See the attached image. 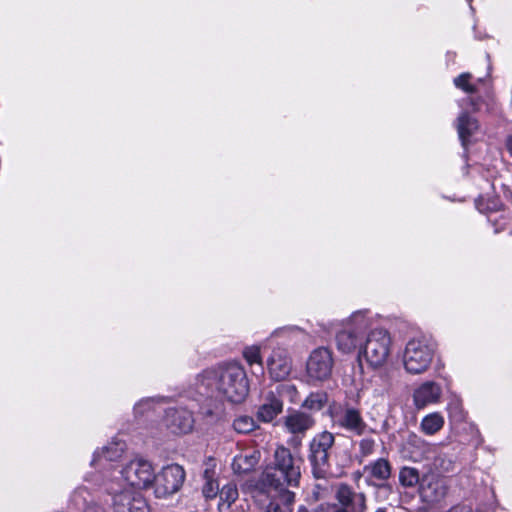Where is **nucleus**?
I'll return each mask as SVG.
<instances>
[{
    "label": "nucleus",
    "instance_id": "nucleus-43",
    "mask_svg": "<svg viewBox=\"0 0 512 512\" xmlns=\"http://www.w3.org/2000/svg\"><path fill=\"white\" fill-rule=\"evenodd\" d=\"M506 147H507V150L509 151V153L512 156V136H509L507 138V140H506Z\"/></svg>",
    "mask_w": 512,
    "mask_h": 512
},
{
    "label": "nucleus",
    "instance_id": "nucleus-7",
    "mask_svg": "<svg viewBox=\"0 0 512 512\" xmlns=\"http://www.w3.org/2000/svg\"><path fill=\"white\" fill-rule=\"evenodd\" d=\"M335 444V435L327 430L316 433L309 442L308 461L316 479H324L330 470V454Z\"/></svg>",
    "mask_w": 512,
    "mask_h": 512
},
{
    "label": "nucleus",
    "instance_id": "nucleus-36",
    "mask_svg": "<svg viewBox=\"0 0 512 512\" xmlns=\"http://www.w3.org/2000/svg\"><path fill=\"white\" fill-rule=\"evenodd\" d=\"M433 467L441 472H449L452 470L453 463L450 459H446L444 456L436 454L432 457Z\"/></svg>",
    "mask_w": 512,
    "mask_h": 512
},
{
    "label": "nucleus",
    "instance_id": "nucleus-31",
    "mask_svg": "<svg viewBox=\"0 0 512 512\" xmlns=\"http://www.w3.org/2000/svg\"><path fill=\"white\" fill-rule=\"evenodd\" d=\"M256 428L255 420L247 415H241L233 421V429L240 434H247Z\"/></svg>",
    "mask_w": 512,
    "mask_h": 512
},
{
    "label": "nucleus",
    "instance_id": "nucleus-32",
    "mask_svg": "<svg viewBox=\"0 0 512 512\" xmlns=\"http://www.w3.org/2000/svg\"><path fill=\"white\" fill-rule=\"evenodd\" d=\"M447 411L451 422L462 423L465 420L466 415L459 399H452L448 403Z\"/></svg>",
    "mask_w": 512,
    "mask_h": 512
},
{
    "label": "nucleus",
    "instance_id": "nucleus-16",
    "mask_svg": "<svg viewBox=\"0 0 512 512\" xmlns=\"http://www.w3.org/2000/svg\"><path fill=\"white\" fill-rule=\"evenodd\" d=\"M126 450V443L122 440H113L109 442L106 446H104L101 450H97L94 452L91 465H100L102 466L105 471L101 475V478L103 475L107 472V470L111 469V466L113 464L106 465L107 462H117L120 460ZM114 467H116L114 465Z\"/></svg>",
    "mask_w": 512,
    "mask_h": 512
},
{
    "label": "nucleus",
    "instance_id": "nucleus-30",
    "mask_svg": "<svg viewBox=\"0 0 512 512\" xmlns=\"http://www.w3.org/2000/svg\"><path fill=\"white\" fill-rule=\"evenodd\" d=\"M220 498V505L230 507L238 498V489L235 483L229 482L224 485L218 493Z\"/></svg>",
    "mask_w": 512,
    "mask_h": 512
},
{
    "label": "nucleus",
    "instance_id": "nucleus-22",
    "mask_svg": "<svg viewBox=\"0 0 512 512\" xmlns=\"http://www.w3.org/2000/svg\"><path fill=\"white\" fill-rule=\"evenodd\" d=\"M360 335L354 328L344 326L342 329L336 332V345L338 350L342 353H351L357 347H359Z\"/></svg>",
    "mask_w": 512,
    "mask_h": 512
},
{
    "label": "nucleus",
    "instance_id": "nucleus-41",
    "mask_svg": "<svg viewBox=\"0 0 512 512\" xmlns=\"http://www.w3.org/2000/svg\"><path fill=\"white\" fill-rule=\"evenodd\" d=\"M447 512H473L472 508L469 507V506H465V505H457V506H454L452 507L449 511Z\"/></svg>",
    "mask_w": 512,
    "mask_h": 512
},
{
    "label": "nucleus",
    "instance_id": "nucleus-42",
    "mask_svg": "<svg viewBox=\"0 0 512 512\" xmlns=\"http://www.w3.org/2000/svg\"><path fill=\"white\" fill-rule=\"evenodd\" d=\"M302 439L299 437V435H294L292 439L290 440V444L294 447H299L301 445Z\"/></svg>",
    "mask_w": 512,
    "mask_h": 512
},
{
    "label": "nucleus",
    "instance_id": "nucleus-3",
    "mask_svg": "<svg viewBox=\"0 0 512 512\" xmlns=\"http://www.w3.org/2000/svg\"><path fill=\"white\" fill-rule=\"evenodd\" d=\"M100 485L111 496L114 512H149L148 504L143 495L127 487L126 483L107 478L102 479Z\"/></svg>",
    "mask_w": 512,
    "mask_h": 512
},
{
    "label": "nucleus",
    "instance_id": "nucleus-48",
    "mask_svg": "<svg viewBox=\"0 0 512 512\" xmlns=\"http://www.w3.org/2000/svg\"><path fill=\"white\" fill-rule=\"evenodd\" d=\"M266 512H268V506L266 507Z\"/></svg>",
    "mask_w": 512,
    "mask_h": 512
},
{
    "label": "nucleus",
    "instance_id": "nucleus-27",
    "mask_svg": "<svg viewBox=\"0 0 512 512\" xmlns=\"http://www.w3.org/2000/svg\"><path fill=\"white\" fill-rule=\"evenodd\" d=\"M328 402V395L326 392L318 391L310 393L302 403V407L311 411L318 412L322 410Z\"/></svg>",
    "mask_w": 512,
    "mask_h": 512
},
{
    "label": "nucleus",
    "instance_id": "nucleus-4",
    "mask_svg": "<svg viewBox=\"0 0 512 512\" xmlns=\"http://www.w3.org/2000/svg\"><path fill=\"white\" fill-rule=\"evenodd\" d=\"M113 478L114 481H122L127 487L140 489L149 488L155 480V472L152 464L144 458H135L125 467L119 469L111 466V469L103 475L102 479Z\"/></svg>",
    "mask_w": 512,
    "mask_h": 512
},
{
    "label": "nucleus",
    "instance_id": "nucleus-40",
    "mask_svg": "<svg viewBox=\"0 0 512 512\" xmlns=\"http://www.w3.org/2000/svg\"><path fill=\"white\" fill-rule=\"evenodd\" d=\"M467 102L474 112H477L479 110V105L481 102V99L479 97H468Z\"/></svg>",
    "mask_w": 512,
    "mask_h": 512
},
{
    "label": "nucleus",
    "instance_id": "nucleus-11",
    "mask_svg": "<svg viewBox=\"0 0 512 512\" xmlns=\"http://www.w3.org/2000/svg\"><path fill=\"white\" fill-rule=\"evenodd\" d=\"M447 492L446 479L433 473L424 474L421 477L418 493L421 501L426 505H435L441 502L446 497Z\"/></svg>",
    "mask_w": 512,
    "mask_h": 512
},
{
    "label": "nucleus",
    "instance_id": "nucleus-18",
    "mask_svg": "<svg viewBox=\"0 0 512 512\" xmlns=\"http://www.w3.org/2000/svg\"><path fill=\"white\" fill-rule=\"evenodd\" d=\"M70 502L82 512H106L105 508L97 502L95 495L85 485L78 486L72 492Z\"/></svg>",
    "mask_w": 512,
    "mask_h": 512
},
{
    "label": "nucleus",
    "instance_id": "nucleus-23",
    "mask_svg": "<svg viewBox=\"0 0 512 512\" xmlns=\"http://www.w3.org/2000/svg\"><path fill=\"white\" fill-rule=\"evenodd\" d=\"M364 471L377 480L386 481L391 476L392 467L385 458H379L364 467Z\"/></svg>",
    "mask_w": 512,
    "mask_h": 512
},
{
    "label": "nucleus",
    "instance_id": "nucleus-5",
    "mask_svg": "<svg viewBox=\"0 0 512 512\" xmlns=\"http://www.w3.org/2000/svg\"><path fill=\"white\" fill-rule=\"evenodd\" d=\"M391 337L385 329H374L369 332L364 343L359 345L358 360L360 366L365 362L369 368L383 367L390 355Z\"/></svg>",
    "mask_w": 512,
    "mask_h": 512
},
{
    "label": "nucleus",
    "instance_id": "nucleus-26",
    "mask_svg": "<svg viewBox=\"0 0 512 512\" xmlns=\"http://www.w3.org/2000/svg\"><path fill=\"white\" fill-rule=\"evenodd\" d=\"M204 484L202 493L205 498H215L219 493V484L216 480V471L213 467H206L203 472Z\"/></svg>",
    "mask_w": 512,
    "mask_h": 512
},
{
    "label": "nucleus",
    "instance_id": "nucleus-29",
    "mask_svg": "<svg viewBox=\"0 0 512 512\" xmlns=\"http://www.w3.org/2000/svg\"><path fill=\"white\" fill-rule=\"evenodd\" d=\"M420 475L418 469L414 467H402L399 471V482L403 487L411 488L420 485Z\"/></svg>",
    "mask_w": 512,
    "mask_h": 512
},
{
    "label": "nucleus",
    "instance_id": "nucleus-39",
    "mask_svg": "<svg viewBox=\"0 0 512 512\" xmlns=\"http://www.w3.org/2000/svg\"><path fill=\"white\" fill-rule=\"evenodd\" d=\"M335 503H321L315 509L314 512H335Z\"/></svg>",
    "mask_w": 512,
    "mask_h": 512
},
{
    "label": "nucleus",
    "instance_id": "nucleus-15",
    "mask_svg": "<svg viewBox=\"0 0 512 512\" xmlns=\"http://www.w3.org/2000/svg\"><path fill=\"white\" fill-rule=\"evenodd\" d=\"M267 369L273 380H285L292 369V361L287 350L284 348L273 349L267 359Z\"/></svg>",
    "mask_w": 512,
    "mask_h": 512
},
{
    "label": "nucleus",
    "instance_id": "nucleus-20",
    "mask_svg": "<svg viewBox=\"0 0 512 512\" xmlns=\"http://www.w3.org/2000/svg\"><path fill=\"white\" fill-rule=\"evenodd\" d=\"M315 419L311 414L302 411H293L285 417L284 425L293 435L304 436L315 426Z\"/></svg>",
    "mask_w": 512,
    "mask_h": 512
},
{
    "label": "nucleus",
    "instance_id": "nucleus-47",
    "mask_svg": "<svg viewBox=\"0 0 512 512\" xmlns=\"http://www.w3.org/2000/svg\"><path fill=\"white\" fill-rule=\"evenodd\" d=\"M205 415H207V416L212 415V411H211V410H207V411L205 412Z\"/></svg>",
    "mask_w": 512,
    "mask_h": 512
},
{
    "label": "nucleus",
    "instance_id": "nucleus-19",
    "mask_svg": "<svg viewBox=\"0 0 512 512\" xmlns=\"http://www.w3.org/2000/svg\"><path fill=\"white\" fill-rule=\"evenodd\" d=\"M478 120L472 117L467 111H463L456 119V129L458 132L461 145L467 149L468 145L472 142V138L479 131Z\"/></svg>",
    "mask_w": 512,
    "mask_h": 512
},
{
    "label": "nucleus",
    "instance_id": "nucleus-38",
    "mask_svg": "<svg viewBox=\"0 0 512 512\" xmlns=\"http://www.w3.org/2000/svg\"><path fill=\"white\" fill-rule=\"evenodd\" d=\"M154 398H147L139 401L135 406L134 410L136 413H143L145 407H150L151 402H154Z\"/></svg>",
    "mask_w": 512,
    "mask_h": 512
},
{
    "label": "nucleus",
    "instance_id": "nucleus-37",
    "mask_svg": "<svg viewBox=\"0 0 512 512\" xmlns=\"http://www.w3.org/2000/svg\"><path fill=\"white\" fill-rule=\"evenodd\" d=\"M304 331L298 327V326H285L276 329L272 336H282V335H299L302 334Z\"/></svg>",
    "mask_w": 512,
    "mask_h": 512
},
{
    "label": "nucleus",
    "instance_id": "nucleus-10",
    "mask_svg": "<svg viewBox=\"0 0 512 512\" xmlns=\"http://www.w3.org/2000/svg\"><path fill=\"white\" fill-rule=\"evenodd\" d=\"M335 512H365L367 509L366 496L356 492L346 483H340L335 490Z\"/></svg>",
    "mask_w": 512,
    "mask_h": 512
},
{
    "label": "nucleus",
    "instance_id": "nucleus-1",
    "mask_svg": "<svg viewBox=\"0 0 512 512\" xmlns=\"http://www.w3.org/2000/svg\"><path fill=\"white\" fill-rule=\"evenodd\" d=\"M301 478V459H296L290 449L278 446L271 462L256 482L255 489L269 498L268 512H292L295 493Z\"/></svg>",
    "mask_w": 512,
    "mask_h": 512
},
{
    "label": "nucleus",
    "instance_id": "nucleus-25",
    "mask_svg": "<svg viewBox=\"0 0 512 512\" xmlns=\"http://www.w3.org/2000/svg\"><path fill=\"white\" fill-rule=\"evenodd\" d=\"M368 310H359L351 314V316L343 321V326L352 327L360 335H362L370 326L371 320L367 316Z\"/></svg>",
    "mask_w": 512,
    "mask_h": 512
},
{
    "label": "nucleus",
    "instance_id": "nucleus-2",
    "mask_svg": "<svg viewBox=\"0 0 512 512\" xmlns=\"http://www.w3.org/2000/svg\"><path fill=\"white\" fill-rule=\"evenodd\" d=\"M193 389L201 397L238 404L249 393V381L245 368L239 362L230 361L200 372L195 377Z\"/></svg>",
    "mask_w": 512,
    "mask_h": 512
},
{
    "label": "nucleus",
    "instance_id": "nucleus-8",
    "mask_svg": "<svg viewBox=\"0 0 512 512\" xmlns=\"http://www.w3.org/2000/svg\"><path fill=\"white\" fill-rule=\"evenodd\" d=\"M435 352V344L426 337L413 338L406 344L403 363L407 372L420 374L428 369Z\"/></svg>",
    "mask_w": 512,
    "mask_h": 512
},
{
    "label": "nucleus",
    "instance_id": "nucleus-45",
    "mask_svg": "<svg viewBox=\"0 0 512 512\" xmlns=\"http://www.w3.org/2000/svg\"><path fill=\"white\" fill-rule=\"evenodd\" d=\"M85 481L89 482V483H91V482H98V476H95V479H90L89 477H86Z\"/></svg>",
    "mask_w": 512,
    "mask_h": 512
},
{
    "label": "nucleus",
    "instance_id": "nucleus-33",
    "mask_svg": "<svg viewBox=\"0 0 512 512\" xmlns=\"http://www.w3.org/2000/svg\"><path fill=\"white\" fill-rule=\"evenodd\" d=\"M243 357L246 360V362L252 366L254 364H258L263 370V360L261 356L260 347L256 345L247 346L243 349Z\"/></svg>",
    "mask_w": 512,
    "mask_h": 512
},
{
    "label": "nucleus",
    "instance_id": "nucleus-46",
    "mask_svg": "<svg viewBox=\"0 0 512 512\" xmlns=\"http://www.w3.org/2000/svg\"><path fill=\"white\" fill-rule=\"evenodd\" d=\"M297 512H310L305 506H300Z\"/></svg>",
    "mask_w": 512,
    "mask_h": 512
},
{
    "label": "nucleus",
    "instance_id": "nucleus-28",
    "mask_svg": "<svg viewBox=\"0 0 512 512\" xmlns=\"http://www.w3.org/2000/svg\"><path fill=\"white\" fill-rule=\"evenodd\" d=\"M257 462L258 459L253 454H239L234 457L232 467L236 473H247L254 468Z\"/></svg>",
    "mask_w": 512,
    "mask_h": 512
},
{
    "label": "nucleus",
    "instance_id": "nucleus-44",
    "mask_svg": "<svg viewBox=\"0 0 512 512\" xmlns=\"http://www.w3.org/2000/svg\"><path fill=\"white\" fill-rule=\"evenodd\" d=\"M375 512H389V510L386 507H379L375 510Z\"/></svg>",
    "mask_w": 512,
    "mask_h": 512
},
{
    "label": "nucleus",
    "instance_id": "nucleus-24",
    "mask_svg": "<svg viewBox=\"0 0 512 512\" xmlns=\"http://www.w3.org/2000/svg\"><path fill=\"white\" fill-rule=\"evenodd\" d=\"M444 423L442 414L433 412L423 417L420 422V431L427 436H433L443 428Z\"/></svg>",
    "mask_w": 512,
    "mask_h": 512
},
{
    "label": "nucleus",
    "instance_id": "nucleus-13",
    "mask_svg": "<svg viewBox=\"0 0 512 512\" xmlns=\"http://www.w3.org/2000/svg\"><path fill=\"white\" fill-rule=\"evenodd\" d=\"M411 460L419 462L431 460L438 451V445L427 442L414 432H409L403 444Z\"/></svg>",
    "mask_w": 512,
    "mask_h": 512
},
{
    "label": "nucleus",
    "instance_id": "nucleus-9",
    "mask_svg": "<svg viewBox=\"0 0 512 512\" xmlns=\"http://www.w3.org/2000/svg\"><path fill=\"white\" fill-rule=\"evenodd\" d=\"M186 473L182 466L170 464L155 474V495L158 498H166L177 493L185 481Z\"/></svg>",
    "mask_w": 512,
    "mask_h": 512
},
{
    "label": "nucleus",
    "instance_id": "nucleus-34",
    "mask_svg": "<svg viewBox=\"0 0 512 512\" xmlns=\"http://www.w3.org/2000/svg\"><path fill=\"white\" fill-rule=\"evenodd\" d=\"M472 75L470 73H462L454 79V85L468 94L477 92V87L470 83Z\"/></svg>",
    "mask_w": 512,
    "mask_h": 512
},
{
    "label": "nucleus",
    "instance_id": "nucleus-17",
    "mask_svg": "<svg viewBox=\"0 0 512 512\" xmlns=\"http://www.w3.org/2000/svg\"><path fill=\"white\" fill-rule=\"evenodd\" d=\"M442 389L439 384L433 381H426L414 390L413 402L415 407L420 410L430 404H435L440 400Z\"/></svg>",
    "mask_w": 512,
    "mask_h": 512
},
{
    "label": "nucleus",
    "instance_id": "nucleus-14",
    "mask_svg": "<svg viewBox=\"0 0 512 512\" xmlns=\"http://www.w3.org/2000/svg\"><path fill=\"white\" fill-rule=\"evenodd\" d=\"M167 428L175 434H186L192 431L194 417L186 408H169L164 418Z\"/></svg>",
    "mask_w": 512,
    "mask_h": 512
},
{
    "label": "nucleus",
    "instance_id": "nucleus-21",
    "mask_svg": "<svg viewBox=\"0 0 512 512\" xmlns=\"http://www.w3.org/2000/svg\"><path fill=\"white\" fill-rule=\"evenodd\" d=\"M283 410V402L273 392H269L257 411V418L262 422H271Z\"/></svg>",
    "mask_w": 512,
    "mask_h": 512
},
{
    "label": "nucleus",
    "instance_id": "nucleus-12",
    "mask_svg": "<svg viewBox=\"0 0 512 512\" xmlns=\"http://www.w3.org/2000/svg\"><path fill=\"white\" fill-rule=\"evenodd\" d=\"M332 352L324 347L313 350L307 360L306 370L310 379L324 381L328 379L333 368Z\"/></svg>",
    "mask_w": 512,
    "mask_h": 512
},
{
    "label": "nucleus",
    "instance_id": "nucleus-6",
    "mask_svg": "<svg viewBox=\"0 0 512 512\" xmlns=\"http://www.w3.org/2000/svg\"><path fill=\"white\" fill-rule=\"evenodd\" d=\"M328 415L332 427L335 429L343 430L355 436H362L369 430L360 408L347 401L343 403L332 402L328 407Z\"/></svg>",
    "mask_w": 512,
    "mask_h": 512
},
{
    "label": "nucleus",
    "instance_id": "nucleus-35",
    "mask_svg": "<svg viewBox=\"0 0 512 512\" xmlns=\"http://www.w3.org/2000/svg\"><path fill=\"white\" fill-rule=\"evenodd\" d=\"M375 440L373 438H363L359 441V456L361 458H366L374 453L375 450Z\"/></svg>",
    "mask_w": 512,
    "mask_h": 512
}]
</instances>
